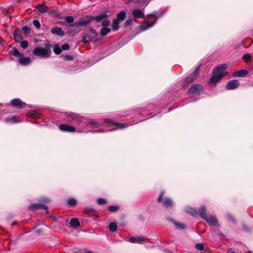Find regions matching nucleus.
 Returning a JSON list of instances; mask_svg holds the SVG:
<instances>
[{
  "label": "nucleus",
  "mask_w": 253,
  "mask_h": 253,
  "mask_svg": "<svg viewBox=\"0 0 253 253\" xmlns=\"http://www.w3.org/2000/svg\"><path fill=\"white\" fill-rule=\"evenodd\" d=\"M108 17V15L105 13L101 14L99 15L95 16L94 17L87 16L80 19L78 21L75 22L70 26L75 27L84 26L88 25L92 20H95L97 22H99L107 18Z\"/></svg>",
  "instance_id": "nucleus-1"
},
{
  "label": "nucleus",
  "mask_w": 253,
  "mask_h": 253,
  "mask_svg": "<svg viewBox=\"0 0 253 253\" xmlns=\"http://www.w3.org/2000/svg\"><path fill=\"white\" fill-rule=\"evenodd\" d=\"M227 65L226 64H221L215 68L212 74V76L210 79L211 83H216L220 80L226 74L224 70L227 69Z\"/></svg>",
  "instance_id": "nucleus-2"
},
{
  "label": "nucleus",
  "mask_w": 253,
  "mask_h": 253,
  "mask_svg": "<svg viewBox=\"0 0 253 253\" xmlns=\"http://www.w3.org/2000/svg\"><path fill=\"white\" fill-rule=\"evenodd\" d=\"M158 13L155 12L154 14L151 15L147 19L146 23H143L139 26V28L141 31H145L153 26L157 21V16Z\"/></svg>",
  "instance_id": "nucleus-3"
},
{
  "label": "nucleus",
  "mask_w": 253,
  "mask_h": 253,
  "mask_svg": "<svg viewBox=\"0 0 253 253\" xmlns=\"http://www.w3.org/2000/svg\"><path fill=\"white\" fill-rule=\"evenodd\" d=\"M34 55L42 58H47L50 56V50L48 48L37 46L32 51Z\"/></svg>",
  "instance_id": "nucleus-4"
},
{
  "label": "nucleus",
  "mask_w": 253,
  "mask_h": 253,
  "mask_svg": "<svg viewBox=\"0 0 253 253\" xmlns=\"http://www.w3.org/2000/svg\"><path fill=\"white\" fill-rule=\"evenodd\" d=\"M103 124L107 126L113 127V128H111L109 130H113L115 128H124L128 126L126 124L116 123L109 119L106 120Z\"/></svg>",
  "instance_id": "nucleus-5"
},
{
  "label": "nucleus",
  "mask_w": 253,
  "mask_h": 253,
  "mask_svg": "<svg viewBox=\"0 0 253 253\" xmlns=\"http://www.w3.org/2000/svg\"><path fill=\"white\" fill-rule=\"evenodd\" d=\"M199 67H197L193 74L188 77L183 82V85L186 86L196 80L199 73Z\"/></svg>",
  "instance_id": "nucleus-6"
},
{
  "label": "nucleus",
  "mask_w": 253,
  "mask_h": 253,
  "mask_svg": "<svg viewBox=\"0 0 253 253\" xmlns=\"http://www.w3.org/2000/svg\"><path fill=\"white\" fill-rule=\"evenodd\" d=\"M128 241L131 243L142 244L144 242H149V239L145 236H132L128 239Z\"/></svg>",
  "instance_id": "nucleus-7"
},
{
  "label": "nucleus",
  "mask_w": 253,
  "mask_h": 253,
  "mask_svg": "<svg viewBox=\"0 0 253 253\" xmlns=\"http://www.w3.org/2000/svg\"><path fill=\"white\" fill-rule=\"evenodd\" d=\"M204 219H205L209 225L216 226L218 224V220L216 218L213 216H210V217L204 216Z\"/></svg>",
  "instance_id": "nucleus-8"
},
{
  "label": "nucleus",
  "mask_w": 253,
  "mask_h": 253,
  "mask_svg": "<svg viewBox=\"0 0 253 253\" xmlns=\"http://www.w3.org/2000/svg\"><path fill=\"white\" fill-rule=\"evenodd\" d=\"M203 90V86L201 84H195L192 85L188 91L189 94L200 93Z\"/></svg>",
  "instance_id": "nucleus-9"
},
{
  "label": "nucleus",
  "mask_w": 253,
  "mask_h": 253,
  "mask_svg": "<svg viewBox=\"0 0 253 253\" xmlns=\"http://www.w3.org/2000/svg\"><path fill=\"white\" fill-rule=\"evenodd\" d=\"M239 85L238 80H234L229 81L226 86L227 90H232L236 88Z\"/></svg>",
  "instance_id": "nucleus-10"
},
{
  "label": "nucleus",
  "mask_w": 253,
  "mask_h": 253,
  "mask_svg": "<svg viewBox=\"0 0 253 253\" xmlns=\"http://www.w3.org/2000/svg\"><path fill=\"white\" fill-rule=\"evenodd\" d=\"M132 14L134 17L141 19L144 17V13L142 10L138 8H134L132 11Z\"/></svg>",
  "instance_id": "nucleus-11"
},
{
  "label": "nucleus",
  "mask_w": 253,
  "mask_h": 253,
  "mask_svg": "<svg viewBox=\"0 0 253 253\" xmlns=\"http://www.w3.org/2000/svg\"><path fill=\"white\" fill-rule=\"evenodd\" d=\"M12 105L17 108H23L26 107V104L19 99H14L11 101Z\"/></svg>",
  "instance_id": "nucleus-12"
},
{
  "label": "nucleus",
  "mask_w": 253,
  "mask_h": 253,
  "mask_svg": "<svg viewBox=\"0 0 253 253\" xmlns=\"http://www.w3.org/2000/svg\"><path fill=\"white\" fill-rule=\"evenodd\" d=\"M82 42L84 43H88L90 42H96V39L92 36H90L88 33H85L84 34Z\"/></svg>",
  "instance_id": "nucleus-13"
},
{
  "label": "nucleus",
  "mask_w": 253,
  "mask_h": 253,
  "mask_svg": "<svg viewBox=\"0 0 253 253\" xmlns=\"http://www.w3.org/2000/svg\"><path fill=\"white\" fill-rule=\"evenodd\" d=\"M59 127L61 130L64 131L74 132L76 130L74 127L68 125H60Z\"/></svg>",
  "instance_id": "nucleus-14"
},
{
  "label": "nucleus",
  "mask_w": 253,
  "mask_h": 253,
  "mask_svg": "<svg viewBox=\"0 0 253 253\" xmlns=\"http://www.w3.org/2000/svg\"><path fill=\"white\" fill-rule=\"evenodd\" d=\"M51 32L53 34L57 35L59 36H63L64 35V33L61 28L57 26L53 27L51 29Z\"/></svg>",
  "instance_id": "nucleus-15"
},
{
  "label": "nucleus",
  "mask_w": 253,
  "mask_h": 253,
  "mask_svg": "<svg viewBox=\"0 0 253 253\" xmlns=\"http://www.w3.org/2000/svg\"><path fill=\"white\" fill-rule=\"evenodd\" d=\"M31 210H34L36 209H44L47 210V207L44 205L41 204H31L29 207Z\"/></svg>",
  "instance_id": "nucleus-16"
},
{
  "label": "nucleus",
  "mask_w": 253,
  "mask_h": 253,
  "mask_svg": "<svg viewBox=\"0 0 253 253\" xmlns=\"http://www.w3.org/2000/svg\"><path fill=\"white\" fill-rule=\"evenodd\" d=\"M68 116L70 117L73 121L77 122V123L79 122L82 121V117L78 114H74L73 113H68Z\"/></svg>",
  "instance_id": "nucleus-17"
},
{
  "label": "nucleus",
  "mask_w": 253,
  "mask_h": 253,
  "mask_svg": "<svg viewBox=\"0 0 253 253\" xmlns=\"http://www.w3.org/2000/svg\"><path fill=\"white\" fill-rule=\"evenodd\" d=\"M248 72L246 70L242 69L240 71L235 72L233 74V76L235 77H244L248 74Z\"/></svg>",
  "instance_id": "nucleus-18"
},
{
  "label": "nucleus",
  "mask_w": 253,
  "mask_h": 253,
  "mask_svg": "<svg viewBox=\"0 0 253 253\" xmlns=\"http://www.w3.org/2000/svg\"><path fill=\"white\" fill-rule=\"evenodd\" d=\"M173 202L169 198H166L163 201V206L167 209L171 208Z\"/></svg>",
  "instance_id": "nucleus-19"
},
{
  "label": "nucleus",
  "mask_w": 253,
  "mask_h": 253,
  "mask_svg": "<svg viewBox=\"0 0 253 253\" xmlns=\"http://www.w3.org/2000/svg\"><path fill=\"white\" fill-rule=\"evenodd\" d=\"M31 61V60L30 57H23V56L19 59V62L21 65H28V64H30Z\"/></svg>",
  "instance_id": "nucleus-20"
},
{
  "label": "nucleus",
  "mask_w": 253,
  "mask_h": 253,
  "mask_svg": "<svg viewBox=\"0 0 253 253\" xmlns=\"http://www.w3.org/2000/svg\"><path fill=\"white\" fill-rule=\"evenodd\" d=\"M185 211L188 213L191 214L193 216H196L197 215V211L193 208L191 207H187L185 209Z\"/></svg>",
  "instance_id": "nucleus-21"
},
{
  "label": "nucleus",
  "mask_w": 253,
  "mask_h": 253,
  "mask_svg": "<svg viewBox=\"0 0 253 253\" xmlns=\"http://www.w3.org/2000/svg\"><path fill=\"white\" fill-rule=\"evenodd\" d=\"M126 15V12L122 11L117 14V17L115 19H118L119 22L122 21L125 19Z\"/></svg>",
  "instance_id": "nucleus-22"
},
{
  "label": "nucleus",
  "mask_w": 253,
  "mask_h": 253,
  "mask_svg": "<svg viewBox=\"0 0 253 253\" xmlns=\"http://www.w3.org/2000/svg\"><path fill=\"white\" fill-rule=\"evenodd\" d=\"M14 37L16 42H21L23 38L19 31H15L14 33Z\"/></svg>",
  "instance_id": "nucleus-23"
},
{
  "label": "nucleus",
  "mask_w": 253,
  "mask_h": 253,
  "mask_svg": "<svg viewBox=\"0 0 253 253\" xmlns=\"http://www.w3.org/2000/svg\"><path fill=\"white\" fill-rule=\"evenodd\" d=\"M70 225L71 227H77L80 225V222L78 218H72L70 221Z\"/></svg>",
  "instance_id": "nucleus-24"
},
{
  "label": "nucleus",
  "mask_w": 253,
  "mask_h": 253,
  "mask_svg": "<svg viewBox=\"0 0 253 253\" xmlns=\"http://www.w3.org/2000/svg\"><path fill=\"white\" fill-rule=\"evenodd\" d=\"M87 125H90L92 126V127L94 128L99 127V126H101V125L99 123L91 120L88 121Z\"/></svg>",
  "instance_id": "nucleus-25"
},
{
  "label": "nucleus",
  "mask_w": 253,
  "mask_h": 253,
  "mask_svg": "<svg viewBox=\"0 0 253 253\" xmlns=\"http://www.w3.org/2000/svg\"><path fill=\"white\" fill-rule=\"evenodd\" d=\"M11 54L16 57L21 58L22 54L15 48H13L10 51Z\"/></svg>",
  "instance_id": "nucleus-26"
},
{
  "label": "nucleus",
  "mask_w": 253,
  "mask_h": 253,
  "mask_svg": "<svg viewBox=\"0 0 253 253\" xmlns=\"http://www.w3.org/2000/svg\"><path fill=\"white\" fill-rule=\"evenodd\" d=\"M120 23V22L118 21V19H114L113 21V24H112V29L113 31H116L118 30L119 28V24Z\"/></svg>",
  "instance_id": "nucleus-27"
},
{
  "label": "nucleus",
  "mask_w": 253,
  "mask_h": 253,
  "mask_svg": "<svg viewBox=\"0 0 253 253\" xmlns=\"http://www.w3.org/2000/svg\"><path fill=\"white\" fill-rule=\"evenodd\" d=\"M199 214L200 216L204 219V216H207L206 214V208L205 206H202L199 210Z\"/></svg>",
  "instance_id": "nucleus-28"
},
{
  "label": "nucleus",
  "mask_w": 253,
  "mask_h": 253,
  "mask_svg": "<svg viewBox=\"0 0 253 253\" xmlns=\"http://www.w3.org/2000/svg\"><path fill=\"white\" fill-rule=\"evenodd\" d=\"M108 227H109V230L111 232H114L117 229V225L115 222H112L109 224Z\"/></svg>",
  "instance_id": "nucleus-29"
},
{
  "label": "nucleus",
  "mask_w": 253,
  "mask_h": 253,
  "mask_svg": "<svg viewBox=\"0 0 253 253\" xmlns=\"http://www.w3.org/2000/svg\"><path fill=\"white\" fill-rule=\"evenodd\" d=\"M111 31V30L110 28H108L107 27H103L100 33L101 35L103 36L106 35L108 33H109Z\"/></svg>",
  "instance_id": "nucleus-30"
},
{
  "label": "nucleus",
  "mask_w": 253,
  "mask_h": 253,
  "mask_svg": "<svg viewBox=\"0 0 253 253\" xmlns=\"http://www.w3.org/2000/svg\"><path fill=\"white\" fill-rule=\"evenodd\" d=\"M173 223L175 227L177 229H183L185 228V226L181 223L176 221H173Z\"/></svg>",
  "instance_id": "nucleus-31"
},
{
  "label": "nucleus",
  "mask_w": 253,
  "mask_h": 253,
  "mask_svg": "<svg viewBox=\"0 0 253 253\" xmlns=\"http://www.w3.org/2000/svg\"><path fill=\"white\" fill-rule=\"evenodd\" d=\"M119 207L118 206H110L108 207V210L111 212H115L119 210Z\"/></svg>",
  "instance_id": "nucleus-32"
},
{
  "label": "nucleus",
  "mask_w": 253,
  "mask_h": 253,
  "mask_svg": "<svg viewBox=\"0 0 253 253\" xmlns=\"http://www.w3.org/2000/svg\"><path fill=\"white\" fill-rule=\"evenodd\" d=\"M90 33L92 35V37H93L94 39H96V41H97V33L95 29H90L89 30Z\"/></svg>",
  "instance_id": "nucleus-33"
},
{
  "label": "nucleus",
  "mask_w": 253,
  "mask_h": 253,
  "mask_svg": "<svg viewBox=\"0 0 253 253\" xmlns=\"http://www.w3.org/2000/svg\"><path fill=\"white\" fill-rule=\"evenodd\" d=\"M68 204L70 206H74L76 205L77 201L74 199L70 198L68 200Z\"/></svg>",
  "instance_id": "nucleus-34"
},
{
  "label": "nucleus",
  "mask_w": 253,
  "mask_h": 253,
  "mask_svg": "<svg viewBox=\"0 0 253 253\" xmlns=\"http://www.w3.org/2000/svg\"><path fill=\"white\" fill-rule=\"evenodd\" d=\"M45 8V6L44 5H41L38 7V10L41 13H45L46 12Z\"/></svg>",
  "instance_id": "nucleus-35"
},
{
  "label": "nucleus",
  "mask_w": 253,
  "mask_h": 253,
  "mask_svg": "<svg viewBox=\"0 0 253 253\" xmlns=\"http://www.w3.org/2000/svg\"><path fill=\"white\" fill-rule=\"evenodd\" d=\"M23 32L26 34H29L31 31V28L28 26H24L22 28Z\"/></svg>",
  "instance_id": "nucleus-36"
},
{
  "label": "nucleus",
  "mask_w": 253,
  "mask_h": 253,
  "mask_svg": "<svg viewBox=\"0 0 253 253\" xmlns=\"http://www.w3.org/2000/svg\"><path fill=\"white\" fill-rule=\"evenodd\" d=\"M81 31V29H76L75 30L72 29H70L68 31V32L70 34L74 35L76 33H79Z\"/></svg>",
  "instance_id": "nucleus-37"
},
{
  "label": "nucleus",
  "mask_w": 253,
  "mask_h": 253,
  "mask_svg": "<svg viewBox=\"0 0 253 253\" xmlns=\"http://www.w3.org/2000/svg\"><path fill=\"white\" fill-rule=\"evenodd\" d=\"M62 57L67 61H71L73 60V57L70 55H62Z\"/></svg>",
  "instance_id": "nucleus-38"
},
{
  "label": "nucleus",
  "mask_w": 253,
  "mask_h": 253,
  "mask_svg": "<svg viewBox=\"0 0 253 253\" xmlns=\"http://www.w3.org/2000/svg\"><path fill=\"white\" fill-rule=\"evenodd\" d=\"M5 122H12L13 123H16L17 121L16 120V117L13 116L11 118H6L5 119Z\"/></svg>",
  "instance_id": "nucleus-39"
},
{
  "label": "nucleus",
  "mask_w": 253,
  "mask_h": 253,
  "mask_svg": "<svg viewBox=\"0 0 253 253\" xmlns=\"http://www.w3.org/2000/svg\"><path fill=\"white\" fill-rule=\"evenodd\" d=\"M65 21L68 23H72L74 21V18L72 16H66L65 18Z\"/></svg>",
  "instance_id": "nucleus-40"
},
{
  "label": "nucleus",
  "mask_w": 253,
  "mask_h": 253,
  "mask_svg": "<svg viewBox=\"0 0 253 253\" xmlns=\"http://www.w3.org/2000/svg\"><path fill=\"white\" fill-rule=\"evenodd\" d=\"M97 203L99 205H103L106 203V200L104 198H99L97 200Z\"/></svg>",
  "instance_id": "nucleus-41"
},
{
  "label": "nucleus",
  "mask_w": 253,
  "mask_h": 253,
  "mask_svg": "<svg viewBox=\"0 0 253 253\" xmlns=\"http://www.w3.org/2000/svg\"><path fill=\"white\" fill-rule=\"evenodd\" d=\"M195 247L196 249L200 251H202L204 249V246L202 243H197L195 245Z\"/></svg>",
  "instance_id": "nucleus-42"
},
{
  "label": "nucleus",
  "mask_w": 253,
  "mask_h": 253,
  "mask_svg": "<svg viewBox=\"0 0 253 253\" xmlns=\"http://www.w3.org/2000/svg\"><path fill=\"white\" fill-rule=\"evenodd\" d=\"M33 24L37 28L39 29L41 27V24L39 20H34L33 22Z\"/></svg>",
  "instance_id": "nucleus-43"
},
{
  "label": "nucleus",
  "mask_w": 253,
  "mask_h": 253,
  "mask_svg": "<svg viewBox=\"0 0 253 253\" xmlns=\"http://www.w3.org/2000/svg\"><path fill=\"white\" fill-rule=\"evenodd\" d=\"M20 45H21V46L23 48L25 49V48H27L28 47V42L26 41H23L21 42Z\"/></svg>",
  "instance_id": "nucleus-44"
},
{
  "label": "nucleus",
  "mask_w": 253,
  "mask_h": 253,
  "mask_svg": "<svg viewBox=\"0 0 253 253\" xmlns=\"http://www.w3.org/2000/svg\"><path fill=\"white\" fill-rule=\"evenodd\" d=\"M243 58L246 62L250 61L251 57L249 54H245L243 55Z\"/></svg>",
  "instance_id": "nucleus-45"
},
{
  "label": "nucleus",
  "mask_w": 253,
  "mask_h": 253,
  "mask_svg": "<svg viewBox=\"0 0 253 253\" xmlns=\"http://www.w3.org/2000/svg\"><path fill=\"white\" fill-rule=\"evenodd\" d=\"M53 50L56 54H59L62 51L61 49L59 47H54Z\"/></svg>",
  "instance_id": "nucleus-46"
},
{
  "label": "nucleus",
  "mask_w": 253,
  "mask_h": 253,
  "mask_svg": "<svg viewBox=\"0 0 253 253\" xmlns=\"http://www.w3.org/2000/svg\"><path fill=\"white\" fill-rule=\"evenodd\" d=\"M133 22V20L131 19H127L126 21V22L124 23L125 26L127 27L128 26L130 25Z\"/></svg>",
  "instance_id": "nucleus-47"
},
{
  "label": "nucleus",
  "mask_w": 253,
  "mask_h": 253,
  "mask_svg": "<svg viewBox=\"0 0 253 253\" xmlns=\"http://www.w3.org/2000/svg\"><path fill=\"white\" fill-rule=\"evenodd\" d=\"M226 219L231 221H234V220H235L234 216L232 214H227Z\"/></svg>",
  "instance_id": "nucleus-48"
},
{
  "label": "nucleus",
  "mask_w": 253,
  "mask_h": 253,
  "mask_svg": "<svg viewBox=\"0 0 253 253\" xmlns=\"http://www.w3.org/2000/svg\"><path fill=\"white\" fill-rule=\"evenodd\" d=\"M110 24V21L108 20H104L102 22V25L104 27H107Z\"/></svg>",
  "instance_id": "nucleus-49"
},
{
  "label": "nucleus",
  "mask_w": 253,
  "mask_h": 253,
  "mask_svg": "<svg viewBox=\"0 0 253 253\" xmlns=\"http://www.w3.org/2000/svg\"><path fill=\"white\" fill-rule=\"evenodd\" d=\"M164 195V192L163 191H162L160 193V194L158 197V202H161L162 201V198H163Z\"/></svg>",
  "instance_id": "nucleus-50"
},
{
  "label": "nucleus",
  "mask_w": 253,
  "mask_h": 253,
  "mask_svg": "<svg viewBox=\"0 0 253 253\" xmlns=\"http://www.w3.org/2000/svg\"><path fill=\"white\" fill-rule=\"evenodd\" d=\"M70 48V46L68 44L66 43L62 45V49L63 50H68Z\"/></svg>",
  "instance_id": "nucleus-51"
},
{
  "label": "nucleus",
  "mask_w": 253,
  "mask_h": 253,
  "mask_svg": "<svg viewBox=\"0 0 253 253\" xmlns=\"http://www.w3.org/2000/svg\"><path fill=\"white\" fill-rule=\"evenodd\" d=\"M42 232V230L40 229H37L35 231L36 234H39Z\"/></svg>",
  "instance_id": "nucleus-52"
},
{
  "label": "nucleus",
  "mask_w": 253,
  "mask_h": 253,
  "mask_svg": "<svg viewBox=\"0 0 253 253\" xmlns=\"http://www.w3.org/2000/svg\"><path fill=\"white\" fill-rule=\"evenodd\" d=\"M105 131V130H103L102 129H100L99 130H98V131H93V132H104Z\"/></svg>",
  "instance_id": "nucleus-53"
},
{
  "label": "nucleus",
  "mask_w": 253,
  "mask_h": 253,
  "mask_svg": "<svg viewBox=\"0 0 253 253\" xmlns=\"http://www.w3.org/2000/svg\"><path fill=\"white\" fill-rule=\"evenodd\" d=\"M145 0H139V1L138 2H139V3L142 2V3H144Z\"/></svg>",
  "instance_id": "nucleus-54"
},
{
  "label": "nucleus",
  "mask_w": 253,
  "mask_h": 253,
  "mask_svg": "<svg viewBox=\"0 0 253 253\" xmlns=\"http://www.w3.org/2000/svg\"><path fill=\"white\" fill-rule=\"evenodd\" d=\"M228 253H236L233 252H228Z\"/></svg>",
  "instance_id": "nucleus-55"
},
{
  "label": "nucleus",
  "mask_w": 253,
  "mask_h": 253,
  "mask_svg": "<svg viewBox=\"0 0 253 253\" xmlns=\"http://www.w3.org/2000/svg\"><path fill=\"white\" fill-rule=\"evenodd\" d=\"M248 253H253L252 252H249Z\"/></svg>",
  "instance_id": "nucleus-56"
},
{
  "label": "nucleus",
  "mask_w": 253,
  "mask_h": 253,
  "mask_svg": "<svg viewBox=\"0 0 253 253\" xmlns=\"http://www.w3.org/2000/svg\"><path fill=\"white\" fill-rule=\"evenodd\" d=\"M87 253H91V252H88Z\"/></svg>",
  "instance_id": "nucleus-57"
}]
</instances>
